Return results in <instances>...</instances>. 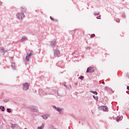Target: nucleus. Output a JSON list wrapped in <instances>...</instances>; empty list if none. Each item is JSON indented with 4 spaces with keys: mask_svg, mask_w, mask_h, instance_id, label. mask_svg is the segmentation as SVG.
Wrapping results in <instances>:
<instances>
[{
    "mask_svg": "<svg viewBox=\"0 0 129 129\" xmlns=\"http://www.w3.org/2000/svg\"><path fill=\"white\" fill-rule=\"evenodd\" d=\"M122 119V116H117L116 120L117 121H119V120H121Z\"/></svg>",
    "mask_w": 129,
    "mask_h": 129,
    "instance_id": "12",
    "label": "nucleus"
},
{
    "mask_svg": "<svg viewBox=\"0 0 129 129\" xmlns=\"http://www.w3.org/2000/svg\"><path fill=\"white\" fill-rule=\"evenodd\" d=\"M30 108H31V109H32V110H33V111H37V107H35L34 106H31L30 107Z\"/></svg>",
    "mask_w": 129,
    "mask_h": 129,
    "instance_id": "10",
    "label": "nucleus"
},
{
    "mask_svg": "<svg viewBox=\"0 0 129 129\" xmlns=\"http://www.w3.org/2000/svg\"><path fill=\"white\" fill-rule=\"evenodd\" d=\"M50 45L52 48H54L56 46V40H52L50 42Z\"/></svg>",
    "mask_w": 129,
    "mask_h": 129,
    "instance_id": "7",
    "label": "nucleus"
},
{
    "mask_svg": "<svg viewBox=\"0 0 129 129\" xmlns=\"http://www.w3.org/2000/svg\"><path fill=\"white\" fill-rule=\"evenodd\" d=\"M50 20H51V21H52V22H58V20H57V19H54L51 16L50 17Z\"/></svg>",
    "mask_w": 129,
    "mask_h": 129,
    "instance_id": "15",
    "label": "nucleus"
},
{
    "mask_svg": "<svg viewBox=\"0 0 129 129\" xmlns=\"http://www.w3.org/2000/svg\"><path fill=\"white\" fill-rule=\"evenodd\" d=\"M1 50L3 53H5V48L4 47H1Z\"/></svg>",
    "mask_w": 129,
    "mask_h": 129,
    "instance_id": "19",
    "label": "nucleus"
},
{
    "mask_svg": "<svg viewBox=\"0 0 129 129\" xmlns=\"http://www.w3.org/2000/svg\"><path fill=\"white\" fill-rule=\"evenodd\" d=\"M49 116H50V115L46 114L42 115V117H43V119H47Z\"/></svg>",
    "mask_w": 129,
    "mask_h": 129,
    "instance_id": "8",
    "label": "nucleus"
},
{
    "mask_svg": "<svg viewBox=\"0 0 129 129\" xmlns=\"http://www.w3.org/2000/svg\"><path fill=\"white\" fill-rule=\"evenodd\" d=\"M44 127H45V124L42 123L41 126H38L37 127V129H43V128H44Z\"/></svg>",
    "mask_w": 129,
    "mask_h": 129,
    "instance_id": "14",
    "label": "nucleus"
},
{
    "mask_svg": "<svg viewBox=\"0 0 129 129\" xmlns=\"http://www.w3.org/2000/svg\"><path fill=\"white\" fill-rule=\"evenodd\" d=\"M96 18L98 19V20H100V16H98Z\"/></svg>",
    "mask_w": 129,
    "mask_h": 129,
    "instance_id": "28",
    "label": "nucleus"
},
{
    "mask_svg": "<svg viewBox=\"0 0 129 129\" xmlns=\"http://www.w3.org/2000/svg\"><path fill=\"white\" fill-rule=\"evenodd\" d=\"M119 19H116V22H117V23H119Z\"/></svg>",
    "mask_w": 129,
    "mask_h": 129,
    "instance_id": "26",
    "label": "nucleus"
},
{
    "mask_svg": "<svg viewBox=\"0 0 129 129\" xmlns=\"http://www.w3.org/2000/svg\"><path fill=\"white\" fill-rule=\"evenodd\" d=\"M33 51H31L30 53H27V55L25 57L26 61H30V59H31V57H32V55H33Z\"/></svg>",
    "mask_w": 129,
    "mask_h": 129,
    "instance_id": "3",
    "label": "nucleus"
},
{
    "mask_svg": "<svg viewBox=\"0 0 129 129\" xmlns=\"http://www.w3.org/2000/svg\"><path fill=\"white\" fill-rule=\"evenodd\" d=\"M90 92H91L92 93H93V94H95L96 95H97L98 94V93L96 91H91Z\"/></svg>",
    "mask_w": 129,
    "mask_h": 129,
    "instance_id": "17",
    "label": "nucleus"
},
{
    "mask_svg": "<svg viewBox=\"0 0 129 129\" xmlns=\"http://www.w3.org/2000/svg\"><path fill=\"white\" fill-rule=\"evenodd\" d=\"M12 67L14 70L17 69V66H16V63H15V62L12 63Z\"/></svg>",
    "mask_w": 129,
    "mask_h": 129,
    "instance_id": "13",
    "label": "nucleus"
},
{
    "mask_svg": "<svg viewBox=\"0 0 129 129\" xmlns=\"http://www.w3.org/2000/svg\"><path fill=\"white\" fill-rule=\"evenodd\" d=\"M9 101V99H6L4 100V102H8Z\"/></svg>",
    "mask_w": 129,
    "mask_h": 129,
    "instance_id": "23",
    "label": "nucleus"
},
{
    "mask_svg": "<svg viewBox=\"0 0 129 129\" xmlns=\"http://www.w3.org/2000/svg\"><path fill=\"white\" fill-rule=\"evenodd\" d=\"M127 90H129V86H127Z\"/></svg>",
    "mask_w": 129,
    "mask_h": 129,
    "instance_id": "29",
    "label": "nucleus"
},
{
    "mask_svg": "<svg viewBox=\"0 0 129 129\" xmlns=\"http://www.w3.org/2000/svg\"><path fill=\"white\" fill-rule=\"evenodd\" d=\"M30 86V84H29V83H25L23 84V90H28V89H29V87Z\"/></svg>",
    "mask_w": 129,
    "mask_h": 129,
    "instance_id": "4",
    "label": "nucleus"
},
{
    "mask_svg": "<svg viewBox=\"0 0 129 129\" xmlns=\"http://www.w3.org/2000/svg\"><path fill=\"white\" fill-rule=\"evenodd\" d=\"M7 111L8 112L10 113V112H12V110H11V109H10V108H8L7 109Z\"/></svg>",
    "mask_w": 129,
    "mask_h": 129,
    "instance_id": "22",
    "label": "nucleus"
},
{
    "mask_svg": "<svg viewBox=\"0 0 129 129\" xmlns=\"http://www.w3.org/2000/svg\"><path fill=\"white\" fill-rule=\"evenodd\" d=\"M94 37H95V34H91L90 36V38H94Z\"/></svg>",
    "mask_w": 129,
    "mask_h": 129,
    "instance_id": "20",
    "label": "nucleus"
},
{
    "mask_svg": "<svg viewBox=\"0 0 129 129\" xmlns=\"http://www.w3.org/2000/svg\"><path fill=\"white\" fill-rule=\"evenodd\" d=\"M87 73L90 72V73H92V72H94V69L93 68H88L86 71Z\"/></svg>",
    "mask_w": 129,
    "mask_h": 129,
    "instance_id": "6",
    "label": "nucleus"
},
{
    "mask_svg": "<svg viewBox=\"0 0 129 129\" xmlns=\"http://www.w3.org/2000/svg\"><path fill=\"white\" fill-rule=\"evenodd\" d=\"M11 58L13 59H14V57L12 56V57H11Z\"/></svg>",
    "mask_w": 129,
    "mask_h": 129,
    "instance_id": "31",
    "label": "nucleus"
},
{
    "mask_svg": "<svg viewBox=\"0 0 129 129\" xmlns=\"http://www.w3.org/2000/svg\"><path fill=\"white\" fill-rule=\"evenodd\" d=\"M94 15H95V16H98L99 15V13H95L94 14Z\"/></svg>",
    "mask_w": 129,
    "mask_h": 129,
    "instance_id": "25",
    "label": "nucleus"
},
{
    "mask_svg": "<svg viewBox=\"0 0 129 129\" xmlns=\"http://www.w3.org/2000/svg\"><path fill=\"white\" fill-rule=\"evenodd\" d=\"M86 50H90V49H91V48L89 46H87L86 48Z\"/></svg>",
    "mask_w": 129,
    "mask_h": 129,
    "instance_id": "24",
    "label": "nucleus"
},
{
    "mask_svg": "<svg viewBox=\"0 0 129 129\" xmlns=\"http://www.w3.org/2000/svg\"><path fill=\"white\" fill-rule=\"evenodd\" d=\"M2 5V2H1V1H0V5Z\"/></svg>",
    "mask_w": 129,
    "mask_h": 129,
    "instance_id": "32",
    "label": "nucleus"
},
{
    "mask_svg": "<svg viewBox=\"0 0 129 129\" xmlns=\"http://www.w3.org/2000/svg\"><path fill=\"white\" fill-rule=\"evenodd\" d=\"M0 109H1L2 111H5V107L3 106H0Z\"/></svg>",
    "mask_w": 129,
    "mask_h": 129,
    "instance_id": "16",
    "label": "nucleus"
},
{
    "mask_svg": "<svg viewBox=\"0 0 129 129\" xmlns=\"http://www.w3.org/2000/svg\"><path fill=\"white\" fill-rule=\"evenodd\" d=\"M53 108L57 110V109H58V108H56L55 106H53Z\"/></svg>",
    "mask_w": 129,
    "mask_h": 129,
    "instance_id": "27",
    "label": "nucleus"
},
{
    "mask_svg": "<svg viewBox=\"0 0 129 129\" xmlns=\"http://www.w3.org/2000/svg\"><path fill=\"white\" fill-rule=\"evenodd\" d=\"M102 84H105V83L103 81L102 82Z\"/></svg>",
    "mask_w": 129,
    "mask_h": 129,
    "instance_id": "30",
    "label": "nucleus"
},
{
    "mask_svg": "<svg viewBox=\"0 0 129 129\" xmlns=\"http://www.w3.org/2000/svg\"><path fill=\"white\" fill-rule=\"evenodd\" d=\"M53 55L54 57H59L60 56V50L58 48H56L53 50Z\"/></svg>",
    "mask_w": 129,
    "mask_h": 129,
    "instance_id": "2",
    "label": "nucleus"
},
{
    "mask_svg": "<svg viewBox=\"0 0 129 129\" xmlns=\"http://www.w3.org/2000/svg\"><path fill=\"white\" fill-rule=\"evenodd\" d=\"M99 108L100 109V110H103V111H106L107 109H108L106 106H100Z\"/></svg>",
    "mask_w": 129,
    "mask_h": 129,
    "instance_id": "5",
    "label": "nucleus"
},
{
    "mask_svg": "<svg viewBox=\"0 0 129 129\" xmlns=\"http://www.w3.org/2000/svg\"><path fill=\"white\" fill-rule=\"evenodd\" d=\"M25 41H28V38H27L26 36L23 37L21 39V42H25Z\"/></svg>",
    "mask_w": 129,
    "mask_h": 129,
    "instance_id": "11",
    "label": "nucleus"
},
{
    "mask_svg": "<svg viewBox=\"0 0 129 129\" xmlns=\"http://www.w3.org/2000/svg\"><path fill=\"white\" fill-rule=\"evenodd\" d=\"M79 79H81V80H83V79L84 78V76H80L79 78Z\"/></svg>",
    "mask_w": 129,
    "mask_h": 129,
    "instance_id": "21",
    "label": "nucleus"
},
{
    "mask_svg": "<svg viewBox=\"0 0 129 129\" xmlns=\"http://www.w3.org/2000/svg\"><path fill=\"white\" fill-rule=\"evenodd\" d=\"M93 98L95 99L97 101H98V97H95V96H93Z\"/></svg>",
    "mask_w": 129,
    "mask_h": 129,
    "instance_id": "18",
    "label": "nucleus"
},
{
    "mask_svg": "<svg viewBox=\"0 0 129 129\" xmlns=\"http://www.w3.org/2000/svg\"><path fill=\"white\" fill-rule=\"evenodd\" d=\"M57 111H58L60 114H62L63 113V109L58 108L56 109Z\"/></svg>",
    "mask_w": 129,
    "mask_h": 129,
    "instance_id": "9",
    "label": "nucleus"
},
{
    "mask_svg": "<svg viewBox=\"0 0 129 129\" xmlns=\"http://www.w3.org/2000/svg\"><path fill=\"white\" fill-rule=\"evenodd\" d=\"M27 12V9L25 7H21L20 8V12H18L17 14V18L18 20H23L25 18V14L24 13Z\"/></svg>",
    "mask_w": 129,
    "mask_h": 129,
    "instance_id": "1",
    "label": "nucleus"
}]
</instances>
